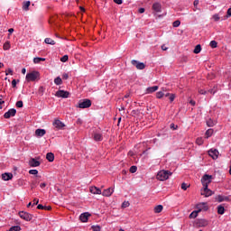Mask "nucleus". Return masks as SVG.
I'll return each instance as SVG.
<instances>
[{
	"mask_svg": "<svg viewBox=\"0 0 231 231\" xmlns=\"http://www.w3.org/2000/svg\"><path fill=\"white\" fill-rule=\"evenodd\" d=\"M189 104H190L191 106H196V101H194V100H189Z\"/></svg>",
	"mask_w": 231,
	"mask_h": 231,
	"instance_id": "nucleus-63",
	"label": "nucleus"
},
{
	"mask_svg": "<svg viewBox=\"0 0 231 231\" xmlns=\"http://www.w3.org/2000/svg\"><path fill=\"white\" fill-rule=\"evenodd\" d=\"M46 160H48V162H53L55 160V155L53 154V152H48L46 155Z\"/></svg>",
	"mask_w": 231,
	"mask_h": 231,
	"instance_id": "nucleus-24",
	"label": "nucleus"
},
{
	"mask_svg": "<svg viewBox=\"0 0 231 231\" xmlns=\"http://www.w3.org/2000/svg\"><path fill=\"white\" fill-rule=\"evenodd\" d=\"M132 64L133 66H135L137 69H145V64L143 62H140L138 60H133Z\"/></svg>",
	"mask_w": 231,
	"mask_h": 231,
	"instance_id": "nucleus-13",
	"label": "nucleus"
},
{
	"mask_svg": "<svg viewBox=\"0 0 231 231\" xmlns=\"http://www.w3.org/2000/svg\"><path fill=\"white\" fill-rule=\"evenodd\" d=\"M3 48H4L5 51L10 50V48H11L10 42H5L4 43Z\"/></svg>",
	"mask_w": 231,
	"mask_h": 231,
	"instance_id": "nucleus-35",
	"label": "nucleus"
},
{
	"mask_svg": "<svg viewBox=\"0 0 231 231\" xmlns=\"http://www.w3.org/2000/svg\"><path fill=\"white\" fill-rule=\"evenodd\" d=\"M16 114L17 110H15V108H11L5 113L4 118H12V116H15Z\"/></svg>",
	"mask_w": 231,
	"mask_h": 231,
	"instance_id": "nucleus-12",
	"label": "nucleus"
},
{
	"mask_svg": "<svg viewBox=\"0 0 231 231\" xmlns=\"http://www.w3.org/2000/svg\"><path fill=\"white\" fill-rule=\"evenodd\" d=\"M16 107H23V101H17Z\"/></svg>",
	"mask_w": 231,
	"mask_h": 231,
	"instance_id": "nucleus-56",
	"label": "nucleus"
},
{
	"mask_svg": "<svg viewBox=\"0 0 231 231\" xmlns=\"http://www.w3.org/2000/svg\"><path fill=\"white\" fill-rule=\"evenodd\" d=\"M190 187V185H189V184H187V183H185V182H183L182 184H181V189H182V190H187V189H189Z\"/></svg>",
	"mask_w": 231,
	"mask_h": 231,
	"instance_id": "nucleus-43",
	"label": "nucleus"
},
{
	"mask_svg": "<svg viewBox=\"0 0 231 231\" xmlns=\"http://www.w3.org/2000/svg\"><path fill=\"white\" fill-rule=\"evenodd\" d=\"M76 124H78V125H82V119H77Z\"/></svg>",
	"mask_w": 231,
	"mask_h": 231,
	"instance_id": "nucleus-57",
	"label": "nucleus"
},
{
	"mask_svg": "<svg viewBox=\"0 0 231 231\" xmlns=\"http://www.w3.org/2000/svg\"><path fill=\"white\" fill-rule=\"evenodd\" d=\"M216 201H217L218 203H223V201H227L230 202V196H225V195H217L216 197Z\"/></svg>",
	"mask_w": 231,
	"mask_h": 231,
	"instance_id": "nucleus-11",
	"label": "nucleus"
},
{
	"mask_svg": "<svg viewBox=\"0 0 231 231\" xmlns=\"http://www.w3.org/2000/svg\"><path fill=\"white\" fill-rule=\"evenodd\" d=\"M8 231H21V226H13Z\"/></svg>",
	"mask_w": 231,
	"mask_h": 231,
	"instance_id": "nucleus-36",
	"label": "nucleus"
},
{
	"mask_svg": "<svg viewBox=\"0 0 231 231\" xmlns=\"http://www.w3.org/2000/svg\"><path fill=\"white\" fill-rule=\"evenodd\" d=\"M35 205H39V199H34L32 201V207H35Z\"/></svg>",
	"mask_w": 231,
	"mask_h": 231,
	"instance_id": "nucleus-50",
	"label": "nucleus"
},
{
	"mask_svg": "<svg viewBox=\"0 0 231 231\" xmlns=\"http://www.w3.org/2000/svg\"><path fill=\"white\" fill-rule=\"evenodd\" d=\"M152 10L156 12V14H160L162 12V4L154 3L152 5Z\"/></svg>",
	"mask_w": 231,
	"mask_h": 231,
	"instance_id": "nucleus-20",
	"label": "nucleus"
},
{
	"mask_svg": "<svg viewBox=\"0 0 231 231\" xmlns=\"http://www.w3.org/2000/svg\"><path fill=\"white\" fill-rule=\"evenodd\" d=\"M180 24H181V22H180V20H176L175 22H173L172 26L173 28H178Z\"/></svg>",
	"mask_w": 231,
	"mask_h": 231,
	"instance_id": "nucleus-40",
	"label": "nucleus"
},
{
	"mask_svg": "<svg viewBox=\"0 0 231 231\" xmlns=\"http://www.w3.org/2000/svg\"><path fill=\"white\" fill-rule=\"evenodd\" d=\"M30 5H31L30 1L23 2V9L27 11L30 8Z\"/></svg>",
	"mask_w": 231,
	"mask_h": 231,
	"instance_id": "nucleus-33",
	"label": "nucleus"
},
{
	"mask_svg": "<svg viewBox=\"0 0 231 231\" xmlns=\"http://www.w3.org/2000/svg\"><path fill=\"white\" fill-rule=\"evenodd\" d=\"M12 86L13 88H15V86H17V81L15 79L12 80Z\"/></svg>",
	"mask_w": 231,
	"mask_h": 231,
	"instance_id": "nucleus-59",
	"label": "nucleus"
},
{
	"mask_svg": "<svg viewBox=\"0 0 231 231\" xmlns=\"http://www.w3.org/2000/svg\"><path fill=\"white\" fill-rule=\"evenodd\" d=\"M69 78V76L68 75V73H63V74H62V79H63L64 80H68Z\"/></svg>",
	"mask_w": 231,
	"mask_h": 231,
	"instance_id": "nucleus-51",
	"label": "nucleus"
},
{
	"mask_svg": "<svg viewBox=\"0 0 231 231\" xmlns=\"http://www.w3.org/2000/svg\"><path fill=\"white\" fill-rule=\"evenodd\" d=\"M51 207H50V206H45L43 210H51Z\"/></svg>",
	"mask_w": 231,
	"mask_h": 231,
	"instance_id": "nucleus-64",
	"label": "nucleus"
},
{
	"mask_svg": "<svg viewBox=\"0 0 231 231\" xmlns=\"http://www.w3.org/2000/svg\"><path fill=\"white\" fill-rule=\"evenodd\" d=\"M44 60H46L45 58L36 57V58L33 59L34 64H39L40 62H44Z\"/></svg>",
	"mask_w": 231,
	"mask_h": 231,
	"instance_id": "nucleus-30",
	"label": "nucleus"
},
{
	"mask_svg": "<svg viewBox=\"0 0 231 231\" xmlns=\"http://www.w3.org/2000/svg\"><path fill=\"white\" fill-rule=\"evenodd\" d=\"M113 192H115V188H108L101 191V194L105 198H111V196H113Z\"/></svg>",
	"mask_w": 231,
	"mask_h": 231,
	"instance_id": "nucleus-10",
	"label": "nucleus"
},
{
	"mask_svg": "<svg viewBox=\"0 0 231 231\" xmlns=\"http://www.w3.org/2000/svg\"><path fill=\"white\" fill-rule=\"evenodd\" d=\"M58 98H68L69 97V92L66 90H58L55 94Z\"/></svg>",
	"mask_w": 231,
	"mask_h": 231,
	"instance_id": "nucleus-7",
	"label": "nucleus"
},
{
	"mask_svg": "<svg viewBox=\"0 0 231 231\" xmlns=\"http://www.w3.org/2000/svg\"><path fill=\"white\" fill-rule=\"evenodd\" d=\"M44 207H45V206H43L42 204H39V205L37 206V208H38V210H44Z\"/></svg>",
	"mask_w": 231,
	"mask_h": 231,
	"instance_id": "nucleus-54",
	"label": "nucleus"
},
{
	"mask_svg": "<svg viewBox=\"0 0 231 231\" xmlns=\"http://www.w3.org/2000/svg\"><path fill=\"white\" fill-rule=\"evenodd\" d=\"M44 134H46V130L45 129H36L35 130V136H37L38 138H42V136H44Z\"/></svg>",
	"mask_w": 231,
	"mask_h": 231,
	"instance_id": "nucleus-17",
	"label": "nucleus"
},
{
	"mask_svg": "<svg viewBox=\"0 0 231 231\" xmlns=\"http://www.w3.org/2000/svg\"><path fill=\"white\" fill-rule=\"evenodd\" d=\"M39 71H32L26 74V80L27 82H35L36 79H39Z\"/></svg>",
	"mask_w": 231,
	"mask_h": 231,
	"instance_id": "nucleus-2",
	"label": "nucleus"
},
{
	"mask_svg": "<svg viewBox=\"0 0 231 231\" xmlns=\"http://www.w3.org/2000/svg\"><path fill=\"white\" fill-rule=\"evenodd\" d=\"M68 59H69L68 55H64L63 57L60 58V61L61 62H68Z\"/></svg>",
	"mask_w": 231,
	"mask_h": 231,
	"instance_id": "nucleus-47",
	"label": "nucleus"
},
{
	"mask_svg": "<svg viewBox=\"0 0 231 231\" xmlns=\"http://www.w3.org/2000/svg\"><path fill=\"white\" fill-rule=\"evenodd\" d=\"M45 44H51V46H55V41H53L51 38H46L44 40Z\"/></svg>",
	"mask_w": 231,
	"mask_h": 231,
	"instance_id": "nucleus-28",
	"label": "nucleus"
},
{
	"mask_svg": "<svg viewBox=\"0 0 231 231\" xmlns=\"http://www.w3.org/2000/svg\"><path fill=\"white\" fill-rule=\"evenodd\" d=\"M198 226H208V220L205 219V218H200L198 220L197 222Z\"/></svg>",
	"mask_w": 231,
	"mask_h": 231,
	"instance_id": "nucleus-16",
	"label": "nucleus"
},
{
	"mask_svg": "<svg viewBox=\"0 0 231 231\" xmlns=\"http://www.w3.org/2000/svg\"><path fill=\"white\" fill-rule=\"evenodd\" d=\"M226 17H231V7L227 10Z\"/></svg>",
	"mask_w": 231,
	"mask_h": 231,
	"instance_id": "nucleus-60",
	"label": "nucleus"
},
{
	"mask_svg": "<svg viewBox=\"0 0 231 231\" xmlns=\"http://www.w3.org/2000/svg\"><path fill=\"white\" fill-rule=\"evenodd\" d=\"M92 230L93 231H102V227L98 225L97 226H92Z\"/></svg>",
	"mask_w": 231,
	"mask_h": 231,
	"instance_id": "nucleus-39",
	"label": "nucleus"
},
{
	"mask_svg": "<svg viewBox=\"0 0 231 231\" xmlns=\"http://www.w3.org/2000/svg\"><path fill=\"white\" fill-rule=\"evenodd\" d=\"M199 95H207V90L205 89H199Z\"/></svg>",
	"mask_w": 231,
	"mask_h": 231,
	"instance_id": "nucleus-53",
	"label": "nucleus"
},
{
	"mask_svg": "<svg viewBox=\"0 0 231 231\" xmlns=\"http://www.w3.org/2000/svg\"><path fill=\"white\" fill-rule=\"evenodd\" d=\"M212 194H214V191L208 189V186L203 187V192L201 193L202 196L208 198L209 196H212Z\"/></svg>",
	"mask_w": 231,
	"mask_h": 231,
	"instance_id": "nucleus-14",
	"label": "nucleus"
},
{
	"mask_svg": "<svg viewBox=\"0 0 231 231\" xmlns=\"http://www.w3.org/2000/svg\"><path fill=\"white\" fill-rule=\"evenodd\" d=\"M217 214H219L220 216H223V214H225V207L219 205L217 207Z\"/></svg>",
	"mask_w": 231,
	"mask_h": 231,
	"instance_id": "nucleus-29",
	"label": "nucleus"
},
{
	"mask_svg": "<svg viewBox=\"0 0 231 231\" xmlns=\"http://www.w3.org/2000/svg\"><path fill=\"white\" fill-rule=\"evenodd\" d=\"M19 216L21 217V219H23L24 221H32L33 219V215L25 212V211H20Z\"/></svg>",
	"mask_w": 231,
	"mask_h": 231,
	"instance_id": "nucleus-4",
	"label": "nucleus"
},
{
	"mask_svg": "<svg viewBox=\"0 0 231 231\" xmlns=\"http://www.w3.org/2000/svg\"><path fill=\"white\" fill-rule=\"evenodd\" d=\"M175 98H176V94H171L170 95V97H169L170 102H174Z\"/></svg>",
	"mask_w": 231,
	"mask_h": 231,
	"instance_id": "nucleus-46",
	"label": "nucleus"
},
{
	"mask_svg": "<svg viewBox=\"0 0 231 231\" xmlns=\"http://www.w3.org/2000/svg\"><path fill=\"white\" fill-rule=\"evenodd\" d=\"M208 155L210 158H212V160H217V158H219V151H217V149L212 148L208 151Z\"/></svg>",
	"mask_w": 231,
	"mask_h": 231,
	"instance_id": "nucleus-9",
	"label": "nucleus"
},
{
	"mask_svg": "<svg viewBox=\"0 0 231 231\" xmlns=\"http://www.w3.org/2000/svg\"><path fill=\"white\" fill-rule=\"evenodd\" d=\"M199 214V211L197 209V210H194L193 212H191L189 214V219H196V217Z\"/></svg>",
	"mask_w": 231,
	"mask_h": 231,
	"instance_id": "nucleus-27",
	"label": "nucleus"
},
{
	"mask_svg": "<svg viewBox=\"0 0 231 231\" xmlns=\"http://www.w3.org/2000/svg\"><path fill=\"white\" fill-rule=\"evenodd\" d=\"M203 137H198L196 140V144L197 145H203Z\"/></svg>",
	"mask_w": 231,
	"mask_h": 231,
	"instance_id": "nucleus-37",
	"label": "nucleus"
},
{
	"mask_svg": "<svg viewBox=\"0 0 231 231\" xmlns=\"http://www.w3.org/2000/svg\"><path fill=\"white\" fill-rule=\"evenodd\" d=\"M5 75L8 76V75H14V70H12V69H7L5 70Z\"/></svg>",
	"mask_w": 231,
	"mask_h": 231,
	"instance_id": "nucleus-45",
	"label": "nucleus"
},
{
	"mask_svg": "<svg viewBox=\"0 0 231 231\" xmlns=\"http://www.w3.org/2000/svg\"><path fill=\"white\" fill-rule=\"evenodd\" d=\"M122 207L123 208H127V207H129V202H123Z\"/></svg>",
	"mask_w": 231,
	"mask_h": 231,
	"instance_id": "nucleus-52",
	"label": "nucleus"
},
{
	"mask_svg": "<svg viewBox=\"0 0 231 231\" xmlns=\"http://www.w3.org/2000/svg\"><path fill=\"white\" fill-rule=\"evenodd\" d=\"M78 107H79V109H88V107H91V100L84 99L83 101H79Z\"/></svg>",
	"mask_w": 231,
	"mask_h": 231,
	"instance_id": "nucleus-5",
	"label": "nucleus"
},
{
	"mask_svg": "<svg viewBox=\"0 0 231 231\" xmlns=\"http://www.w3.org/2000/svg\"><path fill=\"white\" fill-rule=\"evenodd\" d=\"M213 19H214V21H216V22L219 21V19H220L219 14H214V15H213Z\"/></svg>",
	"mask_w": 231,
	"mask_h": 231,
	"instance_id": "nucleus-49",
	"label": "nucleus"
},
{
	"mask_svg": "<svg viewBox=\"0 0 231 231\" xmlns=\"http://www.w3.org/2000/svg\"><path fill=\"white\" fill-rule=\"evenodd\" d=\"M209 45H210L211 48H217V42L211 41Z\"/></svg>",
	"mask_w": 231,
	"mask_h": 231,
	"instance_id": "nucleus-41",
	"label": "nucleus"
},
{
	"mask_svg": "<svg viewBox=\"0 0 231 231\" xmlns=\"http://www.w3.org/2000/svg\"><path fill=\"white\" fill-rule=\"evenodd\" d=\"M136 171H138V167H136V166L130 167V172L132 174H134V172H136Z\"/></svg>",
	"mask_w": 231,
	"mask_h": 231,
	"instance_id": "nucleus-42",
	"label": "nucleus"
},
{
	"mask_svg": "<svg viewBox=\"0 0 231 231\" xmlns=\"http://www.w3.org/2000/svg\"><path fill=\"white\" fill-rule=\"evenodd\" d=\"M170 127H171V129H172L173 131H176V129H178V125H174L173 123L171 124Z\"/></svg>",
	"mask_w": 231,
	"mask_h": 231,
	"instance_id": "nucleus-48",
	"label": "nucleus"
},
{
	"mask_svg": "<svg viewBox=\"0 0 231 231\" xmlns=\"http://www.w3.org/2000/svg\"><path fill=\"white\" fill-rule=\"evenodd\" d=\"M52 125L55 127V129H57V131H60V129H64V127H66V125H64V123L59 119H55Z\"/></svg>",
	"mask_w": 231,
	"mask_h": 231,
	"instance_id": "nucleus-6",
	"label": "nucleus"
},
{
	"mask_svg": "<svg viewBox=\"0 0 231 231\" xmlns=\"http://www.w3.org/2000/svg\"><path fill=\"white\" fill-rule=\"evenodd\" d=\"M212 134H214V129L209 128L206 131L205 136L207 139H208L210 136H212Z\"/></svg>",
	"mask_w": 231,
	"mask_h": 231,
	"instance_id": "nucleus-25",
	"label": "nucleus"
},
{
	"mask_svg": "<svg viewBox=\"0 0 231 231\" xmlns=\"http://www.w3.org/2000/svg\"><path fill=\"white\" fill-rule=\"evenodd\" d=\"M170 176H172V172H171L170 171L162 170L158 171L156 175V180H158L159 181H167Z\"/></svg>",
	"mask_w": 231,
	"mask_h": 231,
	"instance_id": "nucleus-1",
	"label": "nucleus"
},
{
	"mask_svg": "<svg viewBox=\"0 0 231 231\" xmlns=\"http://www.w3.org/2000/svg\"><path fill=\"white\" fill-rule=\"evenodd\" d=\"M193 53H196V54L201 53V45L198 44V45L195 47V49H194V51H193Z\"/></svg>",
	"mask_w": 231,
	"mask_h": 231,
	"instance_id": "nucleus-34",
	"label": "nucleus"
},
{
	"mask_svg": "<svg viewBox=\"0 0 231 231\" xmlns=\"http://www.w3.org/2000/svg\"><path fill=\"white\" fill-rule=\"evenodd\" d=\"M162 51H167V50H169V47H167L166 44H163V45H162Z\"/></svg>",
	"mask_w": 231,
	"mask_h": 231,
	"instance_id": "nucleus-55",
	"label": "nucleus"
},
{
	"mask_svg": "<svg viewBox=\"0 0 231 231\" xmlns=\"http://www.w3.org/2000/svg\"><path fill=\"white\" fill-rule=\"evenodd\" d=\"M214 125H216V121L212 120V119H208L207 121V126L208 127H214Z\"/></svg>",
	"mask_w": 231,
	"mask_h": 231,
	"instance_id": "nucleus-32",
	"label": "nucleus"
},
{
	"mask_svg": "<svg viewBox=\"0 0 231 231\" xmlns=\"http://www.w3.org/2000/svg\"><path fill=\"white\" fill-rule=\"evenodd\" d=\"M196 208L199 212H201L203 210L207 212V210H208V205L207 204V202H201L197 204Z\"/></svg>",
	"mask_w": 231,
	"mask_h": 231,
	"instance_id": "nucleus-8",
	"label": "nucleus"
},
{
	"mask_svg": "<svg viewBox=\"0 0 231 231\" xmlns=\"http://www.w3.org/2000/svg\"><path fill=\"white\" fill-rule=\"evenodd\" d=\"M114 3H116V5H122L123 0H114Z\"/></svg>",
	"mask_w": 231,
	"mask_h": 231,
	"instance_id": "nucleus-58",
	"label": "nucleus"
},
{
	"mask_svg": "<svg viewBox=\"0 0 231 231\" xmlns=\"http://www.w3.org/2000/svg\"><path fill=\"white\" fill-rule=\"evenodd\" d=\"M29 165L30 167H39L41 165V162L37 160H35L34 158H32L29 161Z\"/></svg>",
	"mask_w": 231,
	"mask_h": 231,
	"instance_id": "nucleus-21",
	"label": "nucleus"
},
{
	"mask_svg": "<svg viewBox=\"0 0 231 231\" xmlns=\"http://www.w3.org/2000/svg\"><path fill=\"white\" fill-rule=\"evenodd\" d=\"M89 216H91V215L88 212L82 213L79 216V219H80V221H82V223H88V219L89 218Z\"/></svg>",
	"mask_w": 231,
	"mask_h": 231,
	"instance_id": "nucleus-18",
	"label": "nucleus"
},
{
	"mask_svg": "<svg viewBox=\"0 0 231 231\" xmlns=\"http://www.w3.org/2000/svg\"><path fill=\"white\" fill-rule=\"evenodd\" d=\"M13 178H14V174L12 173L2 174V180H4V181H10V180H12Z\"/></svg>",
	"mask_w": 231,
	"mask_h": 231,
	"instance_id": "nucleus-22",
	"label": "nucleus"
},
{
	"mask_svg": "<svg viewBox=\"0 0 231 231\" xmlns=\"http://www.w3.org/2000/svg\"><path fill=\"white\" fill-rule=\"evenodd\" d=\"M89 191L91 192V194H98V195L102 194V189H100L96 186H91L89 188Z\"/></svg>",
	"mask_w": 231,
	"mask_h": 231,
	"instance_id": "nucleus-15",
	"label": "nucleus"
},
{
	"mask_svg": "<svg viewBox=\"0 0 231 231\" xmlns=\"http://www.w3.org/2000/svg\"><path fill=\"white\" fill-rule=\"evenodd\" d=\"M163 97H165V94L162 91L156 93V98H163Z\"/></svg>",
	"mask_w": 231,
	"mask_h": 231,
	"instance_id": "nucleus-38",
	"label": "nucleus"
},
{
	"mask_svg": "<svg viewBox=\"0 0 231 231\" xmlns=\"http://www.w3.org/2000/svg\"><path fill=\"white\" fill-rule=\"evenodd\" d=\"M201 183L203 187H208L212 183V175L205 174L201 179Z\"/></svg>",
	"mask_w": 231,
	"mask_h": 231,
	"instance_id": "nucleus-3",
	"label": "nucleus"
},
{
	"mask_svg": "<svg viewBox=\"0 0 231 231\" xmlns=\"http://www.w3.org/2000/svg\"><path fill=\"white\" fill-rule=\"evenodd\" d=\"M29 174H32L33 176H36V174H39V171L37 170H30Z\"/></svg>",
	"mask_w": 231,
	"mask_h": 231,
	"instance_id": "nucleus-44",
	"label": "nucleus"
},
{
	"mask_svg": "<svg viewBox=\"0 0 231 231\" xmlns=\"http://www.w3.org/2000/svg\"><path fill=\"white\" fill-rule=\"evenodd\" d=\"M54 84L56 86H60L62 84V79L60 77H57L54 79Z\"/></svg>",
	"mask_w": 231,
	"mask_h": 231,
	"instance_id": "nucleus-31",
	"label": "nucleus"
},
{
	"mask_svg": "<svg viewBox=\"0 0 231 231\" xmlns=\"http://www.w3.org/2000/svg\"><path fill=\"white\" fill-rule=\"evenodd\" d=\"M40 187H41V189L46 188V182H42V183L40 184Z\"/></svg>",
	"mask_w": 231,
	"mask_h": 231,
	"instance_id": "nucleus-61",
	"label": "nucleus"
},
{
	"mask_svg": "<svg viewBox=\"0 0 231 231\" xmlns=\"http://www.w3.org/2000/svg\"><path fill=\"white\" fill-rule=\"evenodd\" d=\"M159 87L158 86H153V87H148L145 90L146 95H151V93H154L158 91Z\"/></svg>",
	"mask_w": 231,
	"mask_h": 231,
	"instance_id": "nucleus-19",
	"label": "nucleus"
},
{
	"mask_svg": "<svg viewBox=\"0 0 231 231\" xmlns=\"http://www.w3.org/2000/svg\"><path fill=\"white\" fill-rule=\"evenodd\" d=\"M94 140L96 142H102V140H103L102 134H95Z\"/></svg>",
	"mask_w": 231,
	"mask_h": 231,
	"instance_id": "nucleus-26",
	"label": "nucleus"
},
{
	"mask_svg": "<svg viewBox=\"0 0 231 231\" xmlns=\"http://www.w3.org/2000/svg\"><path fill=\"white\" fill-rule=\"evenodd\" d=\"M145 12V9L144 8H139V14H143Z\"/></svg>",
	"mask_w": 231,
	"mask_h": 231,
	"instance_id": "nucleus-62",
	"label": "nucleus"
},
{
	"mask_svg": "<svg viewBox=\"0 0 231 231\" xmlns=\"http://www.w3.org/2000/svg\"><path fill=\"white\" fill-rule=\"evenodd\" d=\"M162 210H163V206L162 205L155 206L154 208H153V212L155 214H160V212H162Z\"/></svg>",
	"mask_w": 231,
	"mask_h": 231,
	"instance_id": "nucleus-23",
	"label": "nucleus"
}]
</instances>
